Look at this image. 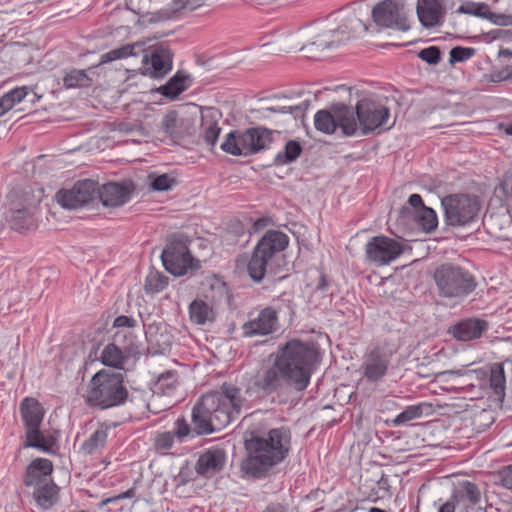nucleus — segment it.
<instances>
[{
    "label": "nucleus",
    "instance_id": "nucleus-1",
    "mask_svg": "<svg viewBox=\"0 0 512 512\" xmlns=\"http://www.w3.org/2000/svg\"><path fill=\"white\" fill-rule=\"evenodd\" d=\"M318 352L313 343L292 339L278 348L273 364L260 371L245 387L253 396L262 391L266 395L293 388L303 391L310 383Z\"/></svg>",
    "mask_w": 512,
    "mask_h": 512
},
{
    "label": "nucleus",
    "instance_id": "nucleus-2",
    "mask_svg": "<svg viewBox=\"0 0 512 512\" xmlns=\"http://www.w3.org/2000/svg\"><path fill=\"white\" fill-rule=\"evenodd\" d=\"M247 457L241 469L255 478L264 477L275 465L281 463L291 449V431L286 426L268 432L251 431L245 438Z\"/></svg>",
    "mask_w": 512,
    "mask_h": 512
},
{
    "label": "nucleus",
    "instance_id": "nucleus-3",
    "mask_svg": "<svg viewBox=\"0 0 512 512\" xmlns=\"http://www.w3.org/2000/svg\"><path fill=\"white\" fill-rule=\"evenodd\" d=\"M140 55H142L140 70L144 76L160 79L172 70L173 53L166 43H160L149 49H146L141 42L128 43L102 54L100 64Z\"/></svg>",
    "mask_w": 512,
    "mask_h": 512
},
{
    "label": "nucleus",
    "instance_id": "nucleus-4",
    "mask_svg": "<svg viewBox=\"0 0 512 512\" xmlns=\"http://www.w3.org/2000/svg\"><path fill=\"white\" fill-rule=\"evenodd\" d=\"M84 399L89 407L99 410L123 405L129 399L124 373L107 369L98 371L90 379Z\"/></svg>",
    "mask_w": 512,
    "mask_h": 512
},
{
    "label": "nucleus",
    "instance_id": "nucleus-5",
    "mask_svg": "<svg viewBox=\"0 0 512 512\" xmlns=\"http://www.w3.org/2000/svg\"><path fill=\"white\" fill-rule=\"evenodd\" d=\"M289 237L279 230H268L254 247L247 272L254 282H261L267 273L275 274L281 253L287 248Z\"/></svg>",
    "mask_w": 512,
    "mask_h": 512
},
{
    "label": "nucleus",
    "instance_id": "nucleus-6",
    "mask_svg": "<svg viewBox=\"0 0 512 512\" xmlns=\"http://www.w3.org/2000/svg\"><path fill=\"white\" fill-rule=\"evenodd\" d=\"M19 412L25 429L22 447L55 454L58 449L57 438L40 429L45 414L42 405L35 398L26 397L20 403Z\"/></svg>",
    "mask_w": 512,
    "mask_h": 512
},
{
    "label": "nucleus",
    "instance_id": "nucleus-7",
    "mask_svg": "<svg viewBox=\"0 0 512 512\" xmlns=\"http://www.w3.org/2000/svg\"><path fill=\"white\" fill-rule=\"evenodd\" d=\"M238 419L215 392L201 397L192 410V423L197 435L210 434Z\"/></svg>",
    "mask_w": 512,
    "mask_h": 512
},
{
    "label": "nucleus",
    "instance_id": "nucleus-8",
    "mask_svg": "<svg viewBox=\"0 0 512 512\" xmlns=\"http://www.w3.org/2000/svg\"><path fill=\"white\" fill-rule=\"evenodd\" d=\"M433 279L439 296L449 299L462 300L474 292L477 287L472 273L451 263L438 266L434 271Z\"/></svg>",
    "mask_w": 512,
    "mask_h": 512
},
{
    "label": "nucleus",
    "instance_id": "nucleus-9",
    "mask_svg": "<svg viewBox=\"0 0 512 512\" xmlns=\"http://www.w3.org/2000/svg\"><path fill=\"white\" fill-rule=\"evenodd\" d=\"M274 131L265 127L248 128L243 132L231 131L220 148L234 156H250L269 148L273 142Z\"/></svg>",
    "mask_w": 512,
    "mask_h": 512
},
{
    "label": "nucleus",
    "instance_id": "nucleus-10",
    "mask_svg": "<svg viewBox=\"0 0 512 512\" xmlns=\"http://www.w3.org/2000/svg\"><path fill=\"white\" fill-rule=\"evenodd\" d=\"M354 116L360 135L366 136L373 132H383L392 128L394 122L388 125L390 110L381 102L372 98H362L356 105Z\"/></svg>",
    "mask_w": 512,
    "mask_h": 512
},
{
    "label": "nucleus",
    "instance_id": "nucleus-11",
    "mask_svg": "<svg viewBox=\"0 0 512 512\" xmlns=\"http://www.w3.org/2000/svg\"><path fill=\"white\" fill-rule=\"evenodd\" d=\"M445 223L453 227L473 222L481 209L479 198L471 194H451L441 200Z\"/></svg>",
    "mask_w": 512,
    "mask_h": 512
},
{
    "label": "nucleus",
    "instance_id": "nucleus-12",
    "mask_svg": "<svg viewBox=\"0 0 512 512\" xmlns=\"http://www.w3.org/2000/svg\"><path fill=\"white\" fill-rule=\"evenodd\" d=\"M315 128L324 134H333L339 127L345 136L357 134L358 125L351 106L336 104L329 110H319L314 116Z\"/></svg>",
    "mask_w": 512,
    "mask_h": 512
},
{
    "label": "nucleus",
    "instance_id": "nucleus-13",
    "mask_svg": "<svg viewBox=\"0 0 512 512\" xmlns=\"http://www.w3.org/2000/svg\"><path fill=\"white\" fill-rule=\"evenodd\" d=\"M374 23L381 29L406 32L410 29L404 5L397 0H384L372 9Z\"/></svg>",
    "mask_w": 512,
    "mask_h": 512
},
{
    "label": "nucleus",
    "instance_id": "nucleus-14",
    "mask_svg": "<svg viewBox=\"0 0 512 512\" xmlns=\"http://www.w3.org/2000/svg\"><path fill=\"white\" fill-rule=\"evenodd\" d=\"M404 251V246L397 240L388 236L372 237L365 244L366 260L377 267L389 265Z\"/></svg>",
    "mask_w": 512,
    "mask_h": 512
},
{
    "label": "nucleus",
    "instance_id": "nucleus-15",
    "mask_svg": "<svg viewBox=\"0 0 512 512\" xmlns=\"http://www.w3.org/2000/svg\"><path fill=\"white\" fill-rule=\"evenodd\" d=\"M161 259L165 269L174 276H182L189 270L200 268L199 260L194 259L188 247L182 243L167 245L162 251Z\"/></svg>",
    "mask_w": 512,
    "mask_h": 512
},
{
    "label": "nucleus",
    "instance_id": "nucleus-16",
    "mask_svg": "<svg viewBox=\"0 0 512 512\" xmlns=\"http://www.w3.org/2000/svg\"><path fill=\"white\" fill-rule=\"evenodd\" d=\"M57 202L66 209H77L97 199V182L91 179L80 180L70 190L56 193Z\"/></svg>",
    "mask_w": 512,
    "mask_h": 512
},
{
    "label": "nucleus",
    "instance_id": "nucleus-17",
    "mask_svg": "<svg viewBox=\"0 0 512 512\" xmlns=\"http://www.w3.org/2000/svg\"><path fill=\"white\" fill-rule=\"evenodd\" d=\"M350 24V27L347 25H341L337 29L329 31L328 33L318 37L313 42L306 44L302 49L311 54L325 49H335L345 44L354 36L351 30L355 31L360 28L364 31L367 30L366 26L360 19L355 18L354 20H351Z\"/></svg>",
    "mask_w": 512,
    "mask_h": 512
},
{
    "label": "nucleus",
    "instance_id": "nucleus-18",
    "mask_svg": "<svg viewBox=\"0 0 512 512\" xmlns=\"http://www.w3.org/2000/svg\"><path fill=\"white\" fill-rule=\"evenodd\" d=\"M452 499L457 504L458 512H486L482 504V493L478 484L463 480L452 490Z\"/></svg>",
    "mask_w": 512,
    "mask_h": 512
},
{
    "label": "nucleus",
    "instance_id": "nucleus-19",
    "mask_svg": "<svg viewBox=\"0 0 512 512\" xmlns=\"http://www.w3.org/2000/svg\"><path fill=\"white\" fill-rule=\"evenodd\" d=\"M389 364V355L379 346H375L365 353L360 370L369 382L376 383L387 374Z\"/></svg>",
    "mask_w": 512,
    "mask_h": 512
},
{
    "label": "nucleus",
    "instance_id": "nucleus-20",
    "mask_svg": "<svg viewBox=\"0 0 512 512\" xmlns=\"http://www.w3.org/2000/svg\"><path fill=\"white\" fill-rule=\"evenodd\" d=\"M279 328L278 311L275 307H266L255 319L243 324V335L246 337L265 336Z\"/></svg>",
    "mask_w": 512,
    "mask_h": 512
},
{
    "label": "nucleus",
    "instance_id": "nucleus-21",
    "mask_svg": "<svg viewBox=\"0 0 512 512\" xmlns=\"http://www.w3.org/2000/svg\"><path fill=\"white\" fill-rule=\"evenodd\" d=\"M133 186L127 183L108 182L101 187L97 184V198L105 207H119L131 197Z\"/></svg>",
    "mask_w": 512,
    "mask_h": 512
},
{
    "label": "nucleus",
    "instance_id": "nucleus-22",
    "mask_svg": "<svg viewBox=\"0 0 512 512\" xmlns=\"http://www.w3.org/2000/svg\"><path fill=\"white\" fill-rule=\"evenodd\" d=\"M225 462V451L219 447H211L199 455L195 470L201 476L211 477L223 469Z\"/></svg>",
    "mask_w": 512,
    "mask_h": 512
},
{
    "label": "nucleus",
    "instance_id": "nucleus-23",
    "mask_svg": "<svg viewBox=\"0 0 512 512\" xmlns=\"http://www.w3.org/2000/svg\"><path fill=\"white\" fill-rule=\"evenodd\" d=\"M214 392L226 403L229 409L234 413V416L238 418L243 410L250 407L248 397L251 396L245 393V389L243 390L235 384L225 382L218 391Z\"/></svg>",
    "mask_w": 512,
    "mask_h": 512
},
{
    "label": "nucleus",
    "instance_id": "nucleus-24",
    "mask_svg": "<svg viewBox=\"0 0 512 512\" xmlns=\"http://www.w3.org/2000/svg\"><path fill=\"white\" fill-rule=\"evenodd\" d=\"M52 471L53 464L49 459L36 458L26 468L23 482L27 487L36 488L53 481L50 477Z\"/></svg>",
    "mask_w": 512,
    "mask_h": 512
},
{
    "label": "nucleus",
    "instance_id": "nucleus-25",
    "mask_svg": "<svg viewBox=\"0 0 512 512\" xmlns=\"http://www.w3.org/2000/svg\"><path fill=\"white\" fill-rule=\"evenodd\" d=\"M488 322L479 318H465L452 326L450 332L459 341L478 339L488 330Z\"/></svg>",
    "mask_w": 512,
    "mask_h": 512
},
{
    "label": "nucleus",
    "instance_id": "nucleus-26",
    "mask_svg": "<svg viewBox=\"0 0 512 512\" xmlns=\"http://www.w3.org/2000/svg\"><path fill=\"white\" fill-rule=\"evenodd\" d=\"M39 99L37 93L28 86L13 88L0 97V117L19 103L34 104Z\"/></svg>",
    "mask_w": 512,
    "mask_h": 512
},
{
    "label": "nucleus",
    "instance_id": "nucleus-27",
    "mask_svg": "<svg viewBox=\"0 0 512 512\" xmlns=\"http://www.w3.org/2000/svg\"><path fill=\"white\" fill-rule=\"evenodd\" d=\"M417 15L424 27L431 28L441 24L445 10L440 0H419Z\"/></svg>",
    "mask_w": 512,
    "mask_h": 512
},
{
    "label": "nucleus",
    "instance_id": "nucleus-28",
    "mask_svg": "<svg viewBox=\"0 0 512 512\" xmlns=\"http://www.w3.org/2000/svg\"><path fill=\"white\" fill-rule=\"evenodd\" d=\"M309 101L305 100L298 105H272L254 110L258 119H270V114L287 115L294 120L303 118L309 108Z\"/></svg>",
    "mask_w": 512,
    "mask_h": 512
},
{
    "label": "nucleus",
    "instance_id": "nucleus-29",
    "mask_svg": "<svg viewBox=\"0 0 512 512\" xmlns=\"http://www.w3.org/2000/svg\"><path fill=\"white\" fill-rule=\"evenodd\" d=\"M431 411L432 405L426 402L409 405L391 420V425L394 427L405 425L424 415H429Z\"/></svg>",
    "mask_w": 512,
    "mask_h": 512
},
{
    "label": "nucleus",
    "instance_id": "nucleus-30",
    "mask_svg": "<svg viewBox=\"0 0 512 512\" xmlns=\"http://www.w3.org/2000/svg\"><path fill=\"white\" fill-rule=\"evenodd\" d=\"M145 335L148 343L156 347L158 352L164 353L172 344L171 335L167 332L166 326L161 324L149 325Z\"/></svg>",
    "mask_w": 512,
    "mask_h": 512
},
{
    "label": "nucleus",
    "instance_id": "nucleus-31",
    "mask_svg": "<svg viewBox=\"0 0 512 512\" xmlns=\"http://www.w3.org/2000/svg\"><path fill=\"white\" fill-rule=\"evenodd\" d=\"M58 492V486L51 481L34 488L32 496L40 508L47 510L57 502Z\"/></svg>",
    "mask_w": 512,
    "mask_h": 512
},
{
    "label": "nucleus",
    "instance_id": "nucleus-32",
    "mask_svg": "<svg viewBox=\"0 0 512 512\" xmlns=\"http://www.w3.org/2000/svg\"><path fill=\"white\" fill-rule=\"evenodd\" d=\"M494 196L507 207V211L512 217V167L499 179L494 188Z\"/></svg>",
    "mask_w": 512,
    "mask_h": 512
},
{
    "label": "nucleus",
    "instance_id": "nucleus-33",
    "mask_svg": "<svg viewBox=\"0 0 512 512\" xmlns=\"http://www.w3.org/2000/svg\"><path fill=\"white\" fill-rule=\"evenodd\" d=\"M128 357L129 355H126L116 343L112 342L104 347L101 353V362L105 366L121 369Z\"/></svg>",
    "mask_w": 512,
    "mask_h": 512
},
{
    "label": "nucleus",
    "instance_id": "nucleus-34",
    "mask_svg": "<svg viewBox=\"0 0 512 512\" xmlns=\"http://www.w3.org/2000/svg\"><path fill=\"white\" fill-rule=\"evenodd\" d=\"M181 126L182 120L178 118L176 111L168 112L161 122L162 132L166 137H169L172 140H180L183 138L184 133L181 129Z\"/></svg>",
    "mask_w": 512,
    "mask_h": 512
},
{
    "label": "nucleus",
    "instance_id": "nucleus-35",
    "mask_svg": "<svg viewBox=\"0 0 512 512\" xmlns=\"http://www.w3.org/2000/svg\"><path fill=\"white\" fill-rule=\"evenodd\" d=\"M190 320L197 325H204L213 320L212 308L202 300H194L189 306Z\"/></svg>",
    "mask_w": 512,
    "mask_h": 512
},
{
    "label": "nucleus",
    "instance_id": "nucleus-36",
    "mask_svg": "<svg viewBox=\"0 0 512 512\" xmlns=\"http://www.w3.org/2000/svg\"><path fill=\"white\" fill-rule=\"evenodd\" d=\"M185 81L186 76L180 72H177L167 81L165 85H162L158 91L164 97L174 99L187 89Z\"/></svg>",
    "mask_w": 512,
    "mask_h": 512
},
{
    "label": "nucleus",
    "instance_id": "nucleus-37",
    "mask_svg": "<svg viewBox=\"0 0 512 512\" xmlns=\"http://www.w3.org/2000/svg\"><path fill=\"white\" fill-rule=\"evenodd\" d=\"M302 153V146L296 140H289L284 147L283 151H280L274 157V164L276 165H287L294 162Z\"/></svg>",
    "mask_w": 512,
    "mask_h": 512
},
{
    "label": "nucleus",
    "instance_id": "nucleus-38",
    "mask_svg": "<svg viewBox=\"0 0 512 512\" xmlns=\"http://www.w3.org/2000/svg\"><path fill=\"white\" fill-rule=\"evenodd\" d=\"M490 387L500 400L505 396L506 378L502 364L495 363L490 369Z\"/></svg>",
    "mask_w": 512,
    "mask_h": 512
},
{
    "label": "nucleus",
    "instance_id": "nucleus-39",
    "mask_svg": "<svg viewBox=\"0 0 512 512\" xmlns=\"http://www.w3.org/2000/svg\"><path fill=\"white\" fill-rule=\"evenodd\" d=\"M113 342L118 345L126 355L134 354L138 351L137 336L127 330H118L113 336Z\"/></svg>",
    "mask_w": 512,
    "mask_h": 512
},
{
    "label": "nucleus",
    "instance_id": "nucleus-40",
    "mask_svg": "<svg viewBox=\"0 0 512 512\" xmlns=\"http://www.w3.org/2000/svg\"><path fill=\"white\" fill-rule=\"evenodd\" d=\"M107 437V429L99 428L94 431L87 440L83 442L81 450L85 454H94L105 446Z\"/></svg>",
    "mask_w": 512,
    "mask_h": 512
},
{
    "label": "nucleus",
    "instance_id": "nucleus-41",
    "mask_svg": "<svg viewBox=\"0 0 512 512\" xmlns=\"http://www.w3.org/2000/svg\"><path fill=\"white\" fill-rule=\"evenodd\" d=\"M214 114L215 112H211L210 115H203L201 124L204 141L211 146L216 144L221 131L218 122L214 119Z\"/></svg>",
    "mask_w": 512,
    "mask_h": 512
},
{
    "label": "nucleus",
    "instance_id": "nucleus-42",
    "mask_svg": "<svg viewBox=\"0 0 512 512\" xmlns=\"http://www.w3.org/2000/svg\"><path fill=\"white\" fill-rule=\"evenodd\" d=\"M169 278L156 270H151L145 279L144 289L147 294L162 292L168 286Z\"/></svg>",
    "mask_w": 512,
    "mask_h": 512
},
{
    "label": "nucleus",
    "instance_id": "nucleus-43",
    "mask_svg": "<svg viewBox=\"0 0 512 512\" xmlns=\"http://www.w3.org/2000/svg\"><path fill=\"white\" fill-rule=\"evenodd\" d=\"M91 81L86 70L82 69H70L63 77L64 86L67 88L88 87Z\"/></svg>",
    "mask_w": 512,
    "mask_h": 512
},
{
    "label": "nucleus",
    "instance_id": "nucleus-44",
    "mask_svg": "<svg viewBox=\"0 0 512 512\" xmlns=\"http://www.w3.org/2000/svg\"><path fill=\"white\" fill-rule=\"evenodd\" d=\"M415 219L425 232L429 233L437 228L438 218L436 212L432 208L424 207L418 210L415 214Z\"/></svg>",
    "mask_w": 512,
    "mask_h": 512
},
{
    "label": "nucleus",
    "instance_id": "nucleus-45",
    "mask_svg": "<svg viewBox=\"0 0 512 512\" xmlns=\"http://www.w3.org/2000/svg\"><path fill=\"white\" fill-rule=\"evenodd\" d=\"M11 227L17 231L28 229L32 225V217L26 208L14 210L10 216Z\"/></svg>",
    "mask_w": 512,
    "mask_h": 512
},
{
    "label": "nucleus",
    "instance_id": "nucleus-46",
    "mask_svg": "<svg viewBox=\"0 0 512 512\" xmlns=\"http://www.w3.org/2000/svg\"><path fill=\"white\" fill-rule=\"evenodd\" d=\"M488 7L489 5L484 2L465 1L458 7L456 12L485 19Z\"/></svg>",
    "mask_w": 512,
    "mask_h": 512
},
{
    "label": "nucleus",
    "instance_id": "nucleus-47",
    "mask_svg": "<svg viewBox=\"0 0 512 512\" xmlns=\"http://www.w3.org/2000/svg\"><path fill=\"white\" fill-rule=\"evenodd\" d=\"M476 53V49L473 47H462L455 46L449 52V63L454 65L469 60Z\"/></svg>",
    "mask_w": 512,
    "mask_h": 512
},
{
    "label": "nucleus",
    "instance_id": "nucleus-48",
    "mask_svg": "<svg viewBox=\"0 0 512 512\" xmlns=\"http://www.w3.org/2000/svg\"><path fill=\"white\" fill-rule=\"evenodd\" d=\"M417 57L429 65H437L442 59V52L437 46H429L420 50Z\"/></svg>",
    "mask_w": 512,
    "mask_h": 512
},
{
    "label": "nucleus",
    "instance_id": "nucleus-49",
    "mask_svg": "<svg viewBox=\"0 0 512 512\" xmlns=\"http://www.w3.org/2000/svg\"><path fill=\"white\" fill-rule=\"evenodd\" d=\"M177 384V374L173 371H167L162 373L157 380V387L166 393L168 391L174 390Z\"/></svg>",
    "mask_w": 512,
    "mask_h": 512
},
{
    "label": "nucleus",
    "instance_id": "nucleus-50",
    "mask_svg": "<svg viewBox=\"0 0 512 512\" xmlns=\"http://www.w3.org/2000/svg\"><path fill=\"white\" fill-rule=\"evenodd\" d=\"M175 436L171 431L159 433L154 440V446L157 451H166L172 448Z\"/></svg>",
    "mask_w": 512,
    "mask_h": 512
},
{
    "label": "nucleus",
    "instance_id": "nucleus-51",
    "mask_svg": "<svg viewBox=\"0 0 512 512\" xmlns=\"http://www.w3.org/2000/svg\"><path fill=\"white\" fill-rule=\"evenodd\" d=\"M176 184V179L167 174L156 176L151 182L154 191H167Z\"/></svg>",
    "mask_w": 512,
    "mask_h": 512
},
{
    "label": "nucleus",
    "instance_id": "nucleus-52",
    "mask_svg": "<svg viewBox=\"0 0 512 512\" xmlns=\"http://www.w3.org/2000/svg\"><path fill=\"white\" fill-rule=\"evenodd\" d=\"M485 19L499 26H512V15L504 13H495L488 7Z\"/></svg>",
    "mask_w": 512,
    "mask_h": 512
},
{
    "label": "nucleus",
    "instance_id": "nucleus-53",
    "mask_svg": "<svg viewBox=\"0 0 512 512\" xmlns=\"http://www.w3.org/2000/svg\"><path fill=\"white\" fill-rule=\"evenodd\" d=\"M509 80H512V66L510 65H507L500 70L493 71L489 75V81L493 83H500Z\"/></svg>",
    "mask_w": 512,
    "mask_h": 512
},
{
    "label": "nucleus",
    "instance_id": "nucleus-54",
    "mask_svg": "<svg viewBox=\"0 0 512 512\" xmlns=\"http://www.w3.org/2000/svg\"><path fill=\"white\" fill-rule=\"evenodd\" d=\"M171 432L174 433V436L177 437L178 440L181 442L185 437H187L190 434L191 429L187 421L183 417H181L176 420L175 429Z\"/></svg>",
    "mask_w": 512,
    "mask_h": 512
},
{
    "label": "nucleus",
    "instance_id": "nucleus-55",
    "mask_svg": "<svg viewBox=\"0 0 512 512\" xmlns=\"http://www.w3.org/2000/svg\"><path fill=\"white\" fill-rule=\"evenodd\" d=\"M206 0H173L174 10H189L192 11L204 4Z\"/></svg>",
    "mask_w": 512,
    "mask_h": 512
},
{
    "label": "nucleus",
    "instance_id": "nucleus-56",
    "mask_svg": "<svg viewBox=\"0 0 512 512\" xmlns=\"http://www.w3.org/2000/svg\"><path fill=\"white\" fill-rule=\"evenodd\" d=\"M136 319L131 316L120 315L115 318L113 327L115 328H133L136 326Z\"/></svg>",
    "mask_w": 512,
    "mask_h": 512
},
{
    "label": "nucleus",
    "instance_id": "nucleus-57",
    "mask_svg": "<svg viewBox=\"0 0 512 512\" xmlns=\"http://www.w3.org/2000/svg\"><path fill=\"white\" fill-rule=\"evenodd\" d=\"M500 482L505 488L512 489V464L501 471Z\"/></svg>",
    "mask_w": 512,
    "mask_h": 512
},
{
    "label": "nucleus",
    "instance_id": "nucleus-58",
    "mask_svg": "<svg viewBox=\"0 0 512 512\" xmlns=\"http://www.w3.org/2000/svg\"><path fill=\"white\" fill-rule=\"evenodd\" d=\"M134 495H135V490L133 488H131V489H128L127 491H125L123 493H120V494H118V495H116L114 497H109V498L104 499L102 501V504L106 505L108 503H113V502H116L118 500L132 498Z\"/></svg>",
    "mask_w": 512,
    "mask_h": 512
},
{
    "label": "nucleus",
    "instance_id": "nucleus-59",
    "mask_svg": "<svg viewBox=\"0 0 512 512\" xmlns=\"http://www.w3.org/2000/svg\"><path fill=\"white\" fill-rule=\"evenodd\" d=\"M408 203L415 209V214L418 210L426 207L423 203L422 197L419 194H411L408 198Z\"/></svg>",
    "mask_w": 512,
    "mask_h": 512
},
{
    "label": "nucleus",
    "instance_id": "nucleus-60",
    "mask_svg": "<svg viewBox=\"0 0 512 512\" xmlns=\"http://www.w3.org/2000/svg\"><path fill=\"white\" fill-rule=\"evenodd\" d=\"M457 508L456 502L452 499V495L450 498L441 504L438 508V512H455Z\"/></svg>",
    "mask_w": 512,
    "mask_h": 512
},
{
    "label": "nucleus",
    "instance_id": "nucleus-61",
    "mask_svg": "<svg viewBox=\"0 0 512 512\" xmlns=\"http://www.w3.org/2000/svg\"><path fill=\"white\" fill-rule=\"evenodd\" d=\"M377 486L380 490H383L384 492L388 493L390 490L388 476L383 473L380 479L377 481Z\"/></svg>",
    "mask_w": 512,
    "mask_h": 512
},
{
    "label": "nucleus",
    "instance_id": "nucleus-62",
    "mask_svg": "<svg viewBox=\"0 0 512 512\" xmlns=\"http://www.w3.org/2000/svg\"><path fill=\"white\" fill-rule=\"evenodd\" d=\"M329 287V282L324 274H321L316 285L315 290L319 292H325Z\"/></svg>",
    "mask_w": 512,
    "mask_h": 512
},
{
    "label": "nucleus",
    "instance_id": "nucleus-63",
    "mask_svg": "<svg viewBox=\"0 0 512 512\" xmlns=\"http://www.w3.org/2000/svg\"><path fill=\"white\" fill-rule=\"evenodd\" d=\"M268 222H269L268 218H259L254 222L253 228L255 231L262 230L268 225Z\"/></svg>",
    "mask_w": 512,
    "mask_h": 512
},
{
    "label": "nucleus",
    "instance_id": "nucleus-64",
    "mask_svg": "<svg viewBox=\"0 0 512 512\" xmlns=\"http://www.w3.org/2000/svg\"><path fill=\"white\" fill-rule=\"evenodd\" d=\"M118 129H119V131L126 132V133L131 132L133 130L132 125L128 122L119 123Z\"/></svg>",
    "mask_w": 512,
    "mask_h": 512
}]
</instances>
